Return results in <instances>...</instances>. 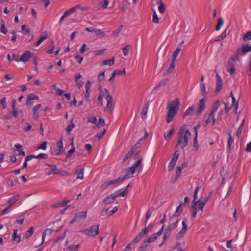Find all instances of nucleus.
I'll return each instance as SVG.
<instances>
[{
    "instance_id": "1",
    "label": "nucleus",
    "mask_w": 251,
    "mask_h": 251,
    "mask_svg": "<svg viewBox=\"0 0 251 251\" xmlns=\"http://www.w3.org/2000/svg\"><path fill=\"white\" fill-rule=\"evenodd\" d=\"M180 106V101L179 99L172 101L168 103L167 106V115L166 117V122L170 123L173 121L174 116L177 114Z\"/></svg>"
},
{
    "instance_id": "2",
    "label": "nucleus",
    "mask_w": 251,
    "mask_h": 251,
    "mask_svg": "<svg viewBox=\"0 0 251 251\" xmlns=\"http://www.w3.org/2000/svg\"><path fill=\"white\" fill-rule=\"evenodd\" d=\"M187 126L183 125L180 128L178 132V140L177 141V146L182 144L181 149L184 148L188 145V140L191 136V133L188 129H186Z\"/></svg>"
},
{
    "instance_id": "3",
    "label": "nucleus",
    "mask_w": 251,
    "mask_h": 251,
    "mask_svg": "<svg viewBox=\"0 0 251 251\" xmlns=\"http://www.w3.org/2000/svg\"><path fill=\"white\" fill-rule=\"evenodd\" d=\"M80 232L88 236L95 237L99 232V225H94L89 229L83 230Z\"/></svg>"
},
{
    "instance_id": "4",
    "label": "nucleus",
    "mask_w": 251,
    "mask_h": 251,
    "mask_svg": "<svg viewBox=\"0 0 251 251\" xmlns=\"http://www.w3.org/2000/svg\"><path fill=\"white\" fill-rule=\"evenodd\" d=\"M187 219L186 218H185L182 222V229L176 234V240L180 239L181 238H182L184 235L186 234V233L187 232L188 230V226L187 224Z\"/></svg>"
},
{
    "instance_id": "5",
    "label": "nucleus",
    "mask_w": 251,
    "mask_h": 251,
    "mask_svg": "<svg viewBox=\"0 0 251 251\" xmlns=\"http://www.w3.org/2000/svg\"><path fill=\"white\" fill-rule=\"evenodd\" d=\"M106 94L105 99L107 100V105L104 108V111L111 110L113 106V98L112 96L110 94L109 91L106 89L104 90Z\"/></svg>"
},
{
    "instance_id": "6",
    "label": "nucleus",
    "mask_w": 251,
    "mask_h": 251,
    "mask_svg": "<svg viewBox=\"0 0 251 251\" xmlns=\"http://www.w3.org/2000/svg\"><path fill=\"white\" fill-rule=\"evenodd\" d=\"M87 211H81L78 213H75L73 219L71 220L69 222L70 224H72L75 222L78 221L81 219H85L87 216Z\"/></svg>"
},
{
    "instance_id": "7",
    "label": "nucleus",
    "mask_w": 251,
    "mask_h": 251,
    "mask_svg": "<svg viewBox=\"0 0 251 251\" xmlns=\"http://www.w3.org/2000/svg\"><path fill=\"white\" fill-rule=\"evenodd\" d=\"M149 233V230L147 228H144L139 234L135 237L132 241L134 244L138 243L147 233Z\"/></svg>"
},
{
    "instance_id": "8",
    "label": "nucleus",
    "mask_w": 251,
    "mask_h": 251,
    "mask_svg": "<svg viewBox=\"0 0 251 251\" xmlns=\"http://www.w3.org/2000/svg\"><path fill=\"white\" fill-rule=\"evenodd\" d=\"M26 99V105L27 107H30L33 104V100H39V97L34 93H31L27 96Z\"/></svg>"
},
{
    "instance_id": "9",
    "label": "nucleus",
    "mask_w": 251,
    "mask_h": 251,
    "mask_svg": "<svg viewBox=\"0 0 251 251\" xmlns=\"http://www.w3.org/2000/svg\"><path fill=\"white\" fill-rule=\"evenodd\" d=\"M123 182V180L121 177H119L116 179L110 180L104 183L102 185L101 187L104 189L107 188L108 186L112 185H115L117 183H120Z\"/></svg>"
},
{
    "instance_id": "10",
    "label": "nucleus",
    "mask_w": 251,
    "mask_h": 251,
    "mask_svg": "<svg viewBox=\"0 0 251 251\" xmlns=\"http://www.w3.org/2000/svg\"><path fill=\"white\" fill-rule=\"evenodd\" d=\"M123 189H121L119 190L115 191L113 194L110 195L112 196V197L115 200L116 197L118 196L124 197L125 196L128 192V190L127 189H125L123 191Z\"/></svg>"
},
{
    "instance_id": "11",
    "label": "nucleus",
    "mask_w": 251,
    "mask_h": 251,
    "mask_svg": "<svg viewBox=\"0 0 251 251\" xmlns=\"http://www.w3.org/2000/svg\"><path fill=\"white\" fill-rule=\"evenodd\" d=\"M205 109V100L204 98L199 101V108L196 112L197 115H200Z\"/></svg>"
},
{
    "instance_id": "12",
    "label": "nucleus",
    "mask_w": 251,
    "mask_h": 251,
    "mask_svg": "<svg viewBox=\"0 0 251 251\" xmlns=\"http://www.w3.org/2000/svg\"><path fill=\"white\" fill-rule=\"evenodd\" d=\"M143 160L142 157H141L138 160H137L135 163H134L131 167L135 171L136 169L138 172H140L142 170L143 165L142 164V162Z\"/></svg>"
},
{
    "instance_id": "13",
    "label": "nucleus",
    "mask_w": 251,
    "mask_h": 251,
    "mask_svg": "<svg viewBox=\"0 0 251 251\" xmlns=\"http://www.w3.org/2000/svg\"><path fill=\"white\" fill-rule=\"evenodd\" d=\"M33 54L30 51H25L21 56L20 60L24 62H27L32 57Z\"/></svg>"
},
{
    "instance_id": "14",
    "label": "nucleus",
    "mask_w": 251,
    "mask_h": 251,
    "mask_svg": "<svg viewBox=\"0 0 251 251\" xmlns=\"http://www.w3.org/2000/svg\"><path fill=\"white\" fill-rule=\"evenodd\" d=\"M135 172V171L130 167L127 169L126 173L123 176L121 177L124 181L125 180L132 177Z\"/></svg>"
},
{
    "instance_id": "15",
    "label": "nucleus",
    "mask_w": 251,
    "mask_h": 251,
    "mask_svg": "<svg viewBox=\"0 0 251 251\" xmlns=\"http://www.w3.org/2000/svg\"><path fill=\"white\" fill-rule=\"evenodd\" d=\"M216 92H218L220 91L223 87V81L222 80L220 76V75H218V73H217L216 75Z\"/></svg>"
},
{
    "instance_id": "16",
    "label": "nucleus",
    "mask_w": 251,
    "mask_h": 251,
    "mask_svg": "<svg viewBox=\"0 0 251 251\" xmlns=\"http://www.w3.org/2000/svg\"><path fill=\"white\" fill-rule=\"evenodd\" d=\"M235 62H233L232 60H228L227 71L230 73L231 75H233L235 73Z\"/></svg>"
},
{
    "instance_id": "17",
    "label": "nucleus",
    "mask_w": 251,
    "mask_h": 251,
    "mask_svg": "<svg viewBox=\"0 0 251 251\" xmlns=\"http://www.w3.org/2000/svg\"><path fill=\"white\" fill-rule=\"evenodd\" d=\"M182 203L180 202V204L177 207L176 210L174 214L170 217V221L173 220L174 218L179 217L183 211V209L181 207Z\"/></svg>"
},
{
    "instance_id": "18",
    "label": "nucleus",
    "mask_w": 251,
    "mask_h": 251,
    "mask_svg": "<svg viewBox=\"0 0 251 251\" xmlns=\"http://www.w3.org/2000/svg\"><path fill=\"white\" fill-rule=\"evenodd\" d=\"M53 230L51 229H46L43 233L42 234V242L38 244V245L35 246V247L36 248L40 245H41L44 242V239H45V236L46 235H50L52 234V232H53Z\"/></svg>"
},
{
    "instance_id": "19",
    "label": "nucleus",
    "mask_w": 251,
    "mask_h": 251,
    "mask_svg": "<svg viewBox=\"0 0 251 251\" xmlns=\"http://www.w3.org/2000/svg\"><path fill=\"white\" fill-rule=\"evenodd\" d=\"M118 211V207H114L113 209L110 210L109 208H106L105 209H103L102 211V215H108L109 216H111L113 214H114L115 213H116Z\"/></svg>"
},
{
    "instance_id": "20",
    "label": "nucleus",
    "mask_w": 251,
    "mask_h": 251,
    "mask_svg": "<svg viewBox=\"0 0 251 251\" xmlns=\"http://www.w3.org/2000/svg\"><path fill=\"white\" fill-rule=\"evenodd\" d=\"M78 8H81V6L79 5H77L75 7H73L70 8L68 10L66 11L64 13L63 15L65 17H66L69 15H70L71 14H72L73 12H74L76 9H78Z\"/></svg>"
},
{
    "instance_id": "21",
    "label": "nucleus",
    "mask_w": 251,
    "mask_h": 251,
    "mask_svg": "<svg viewBox=\"0 0 251 251\" xmlns=\"http://www.w3.org/2000/svg\"><path fill=\"white\" fill-rule=\"evenodd\" d=\"M19 197V194H16L15 196L11 197L7 201V203L9 204V206L11 207L18 200Z\"/></svg>"
},
{
    "instance_id": "22",
    "label": "nucleus",
    "mask_w": 251,
    "mask_h": 251,
    "mask_svg": "<svg viewBox=\"0 0 251 251\" xmlns=\"http://www.w3.org/2000/svg\"><path fill=\"white\" fill-rule=\"evenodd\" d=\"M175 61H173L171 60V63L170 66L168 67V69L164 72L163 76H166L168 75H169L170 73H171L175 69Z\"/></svg>"
},
{
    "instance_id": "23",
    "label": "nucleus",
    "mask_w": 251,
    "mask_h": 251,
    "mask_svg": "<svg viewBox=\"0 0 251 251\" xmlns=\"http://www.w3.org/2000/svg\"><path fill=\"white\" fill-rule=\"evenodd\" d=\"M41 104H38L33 108V117L35 120H37L39 117V115L37 112V110L41 107Z\"/></svg>"
},
{
    "instance_id": "24",
    "label": "nucleus",
    "mask_w": 251,
    "mask_h": 251,
    "mask_svg": "<svg viewBox=\"0 0 251 251\" xmlns=\"http://www.w3.org/2000/svg\"><path fill=\"white\" fill-rule=\"evenodd\" d=\"M178 219L177 218L175 222L169 224L167 227L166 229H167L168 230H170L171 231L172 230L176 228L178 226Z\"/></svg>"
},
{
    "instance_id": "25",
    "label": "nucleus",
    "mask_w": 251,
    "mask_h": 251,
    "mask_svg": "<svg viewBox=\"0 0 251 251\" xmlns=\"http://www.w3.org/2000/svg\"><path fill=\"white\" fill-rule=\"evenodd\" d=\"M171 231L168 230L167 229L165 230L163 236V239L162 242L159 245V247H161L163 244H164L167 240L168 238L170 237L171 234Z\"/></svg>"
},
{
    "instance_id": "26",
    "label": "nucleus",
    "mask_w": 251,
    "mask_h": 251,
    "mask_svg": "<svg viewBox=\"0 0 251 251\" xmlns=\"http://www.w3.org/2000/svg\"><path fill=\"white\" fill-rule=\"evenodd\" d=\"M157 4L158 5V10L161 14L163 13L165 10V5L162 0H158L157 1Z\"/></svg>"
},
{
    "instance_id": "27",
    "label": "nucleus",
    "mask_w": 251,
    "mask_h": 251,
    "mask_svg": "<svg viewBox=\"0 0 251 251\" xmlns=\"http://www.w3.org/2000/svg\"><path fill=\"white\" fill-rule=\"evenodd\" d=\"M114 201L115 200L112 197V196L108 195L103 200L102 203L109 204L113 203Z\"/></svg>"
},
{
    "instance_id": "28",
    "label": "nucleus",
    "mask_w": 251,
    "mask_h": 251,
    "mask_svg": "<svg viewBox=\"0 0 251 251\" xmlns=\"http://www.w3.org/2000/svg\"><path fill=\"white\" fill-rule=\"evenodd\" d=\"M241 49L242 50V54L241 55H245L251 50V45H248V44L244 45Z\"/></svg>"
},
{
    "instance_id": "29",
    "label": "nucleus",
    "mask_w": 251,
    "mask_h": 251,
    "mask_svg": "<svg viewBox=\"0 0 251 251\" xmlns=\"http://www.w3.org/2000/svg\"><path fill=\"white\" fill-rule=\"evenodd\" d=\"M18 231V229H15L14 230L13 234L12 236V237L13 241L19 243L21 241V236L17 235Z\"/></svg>"
},
{
    "instance_id": "30",
    "label": "nucleus",
    "mask_w": 251,
    "mask_h": 251,
    "mask_svg": "<svg viewBox=\"0 0 251 251\" xmlns=\"http://www.w3.org/2000/svg\"><path fill=\"white\" fill-rule=\"evenodd\" d=\"M47 38H48V36H47V32L45 31L42 33L40 39L37 42V43L35 45L36 46H39L43 41H44Z\"/></svg>"
},
{
    "instance_id": "31",
    "label": "nucleus",
    "mask_w": 251,
    "mask_h": 251,
    "mask_svg": "<svg viewBox=\"0 0 251 251\" xmlns=\"http://www.w3.org/2000/svg\"><path fill=\"white\" fill-rule=\"evenodd\" d=\"M149 107V102H147L143 107L141 112L142 118L143 119L146 117L147 111Z\"/></svg>"
},
{
    "instance_id": "32",
    "label": "nucleus",
    "mask_w": 251,
    "mask_h": 251,
    "mask_svg": "<svg viewBox=\"0 0 251 251\" xmlns=\"http://www.w3.org/2000/svg\"><path fill=\"white\" fill-rule=\"evenodd\" d=\"M227 29L225 30V31L222 32L219 36H218L216 39L214 40V42H219L222 41L225 38H226L227 36L226 34Z\"/></svg>"
},
{
    "instance_id": "33",
    "label": "nucleus",
    "mask_w": 251,
    "mask_h": 251,
    "mask_svg": "<svg viewBox=\"0 0 251 251\" xmlns=\"http://www.w3.org/2000/svg\"><path fill=\"white\" fill-rule=\"evenodd\" d=\"M14 147L16 148V149L17 150V151H18L19 154L22 155L23 156L25 155V152L22 149V146L20 144L16 143Z\"/></svg>"
},
{
    "instance_id": "34",
    "label": "nucleus",
    "mask_w": 251,
    "mask_h": 251,
    "mask_svg": "<svg viewBox=\"0 0 251 251\" xmlns=\"http://www.w3.org/2000/svg\"><path fill=\"white\" fill-rule=\"evenodd\" d=\"M82 76L81 75L80 73H76L74 77L75 81L79 87L82 86L81 82L78 81L79 79L82 78Z\"/></svg>"
},
{
    "instance_id": "35",
    "label": "nucleus",
    "mask_w": 251,
    "mask_h": 251,
    "mask_svg": "<svg viewBox=\"0 0 251 251\" xmlns=\"http://www.w3.org/2000/svg\"><path fill=\"white\" fill-rule=\"evenodd\" d=\"M206 204H204L202 201H200L198 203L197 205H196L193 208H196L198 212L199 210H201L202 212L204 207Z\"/></svg>"
},
{
    "instance_id": "36",
    "label": "nucleus",
    "mask_w": 251,
    "mask_h": 251,
    "mask_svg": "<svg viewBox=\"0 0 251 251\" xmlns=\"http://www.w3.org/2000/svg\"><path fill=\"white\" fill-rule=\"evenodd\" d=\"M181 50V49L179 47H178L176 49V50H175L172 55V61H176V58L177 57L178 55L179 54Z\"/></svg>"
},
{
    "instance_id": "37",
    "label": "nucleus",
    "mask_w": 251,
    "mask_h": 251,
    "mask_svg": "<svg viewBox=\"0 0 251 251\" xmlns=\"http://www.w3.org/2000/svg\"><path fill=\"white\" fill-rule=\"evenodd\" d=\"M231 130H227V134L229 136L228 141V149H230L231 145L232 143H233V138L231 136Z\"/></svg>"
},
{
    "instance_id": "38",
    "label": "nucleus",
    "mask_w": 251,
    "mask_h": 251,
    "mask_svg": "<svg viewBox=\"0 0 251 251\" xmlns=\"http://www.w3.org/2000/svg\"><path fill=\"white\" fill-rule=\"evenodd\" d=\"M0 31L4 34H6L8 30L5 26V23L3 20H1L0 22Z\"/></svg>"
},
{
    "instance_id": "39",
    "label": "nucleus",
    "mask_w": 251,
    "mask_h": 251,
    "mask_svg": "<svg viewBox=\"0 0 251 251\" xmlns=\"http://www.w3.org/2000/svg\"><path fill=\"white\" fill-rule=\"evenodd\" d=\"M75 174L77 175V178L82 179L83 178V174H84V168H81L80 169L77 170L75 172Z\"/></svg>"
},
{
    "instance_id": "40",
    "label": "nucleus",
    "mask_w": 251,
    "mask_h": 251,
    "mask_svg": "<svg viewBox=\"0 0 251 251\" xmlns=\"http://www.w3.org/2000/svg\"><path fill=\"white\" fill-rule=\"evenodd\" d=\"M34 230L35 228L33 227H31L25 233L24 237L26 239L29 238L33 234Z\"/></svg>"
},
{
    "instance_id": "41",
    "label": "nucleus",
    "mask_w": 251,
    "mask_h": 251,
    "mask_svg": "<svg viewBox=\"0 0 251 251\" xmlns=\"http://www.w3.org/2000/svg\"><path fill=\"white\" fill-rule=\"evenodd\" d=\"M219 104H220V103H219V100L215 101L213 104L212 108V110H211L210 113H212L215 114L218 109V107L219 106Z\"/></svg>"
},
{
    "instance_id": "42",
    "label": "nucleus",
    "mask_w": 251,
    "mask_h": 251,
    "mask_svg": "<svg viewBox=\"0 0 251 251\" xmlns=\"http://www.w3.org/2000/svg\"><path fill=\"white\" fill-rule=\"evenodd\" d=\"M115 58L113 57L110 59H106L103 60L102 62L103 65H109V66H112L114 64Z\"/></svg>"
},
{
    "instance_id": "43",
    "label": "nucleus",
    "mask_w": 251,
    "mask_h": 251,
    "mask_svg": "<svg viewBox=\"0 0 251 251\" xmlns=\"http://www.w3.org/2000/svg\"><path fill=\"white\" fill-rule=\"evenodd\" d=\"M224 23V20L223 18L220 17L218 19L217 24L215 27V30L216 31H219L221 28L222 25Z\"/></svg>"
},
{
    "instance_id": "44",
    "label": "nucleus",
    "mask_w": 251,
    "mask_h": 251,
    "mask_svg": "<svg viewBox=\"0 0 251 251\" xmlns=\"http://www.w3.org/2000/svg\"><path fill=\"white\" fill-rule=\"evenodd\" d=\"M153 208H150L147 210L146 214V220L145 222V226H146L147 221L150 218L151 216V214L153 212Z\"/></svg>"
},
{
    "instance_id": "45",
    "label": "nucleus",
    "mask_w": 251,
    "mask_h": 251,
    "mask_svg": "<svg viewBox=\"0 0 251 251\" xmlns=\"http://www.w3.org/2000/svg\"><path fill=\"white\" fill-rule=\"evenodd\" d=\"M194 110H195V107L193 106H192L189 107V108L188 109H187L186 110V111L185 112L183 116L185 117V116H188L189 115H192L194 111Z\"/></svg>"
},
{
    "instance_id": "46",
    "label": "nucleus",
    "mask_w": 251,
    "mask_h": 251,
    "mask_svg": "<svg viewBox=\"0 0 251 251\" xmlns=\"http://www.w3.org/2000/svg\"><path fill=\"white\" fill-rule=\"evenodd\" d=\"M131 46L130 45H127L122 48V51L124 56L128 55Z\"/></svg>"
},
{
    "instance_id": "47",
    "label": "nucleus",
    "mask_w": 251,
    "mask_h": 251,
    "mask_svg": "<svg viewBox=\"0 0 251 251\" xmlns=\"http://www.w3.org/2000/svg\"><path fill=\"white\" fill-rule=\"evenodd\" d=\"M214 117L215 114L210 112L209 114H208L207 119L206 120L205 122V124L208 125L209 123H210Z\"/></svg>"
},
{
    "instance_id": "48",
    "label": "nucleus",
    "mask_w": 251,
    "mask_h": 251,
    "mask_svg": "<svg viewBox=\"0 0 251 251\" xmlns=\"http://www.w3.org/2000/svg\"><path fill=\"white\" fill-rule=\"evenodd\" d=\"M72 120L73 119L71 120L70 124L66 128V131L68 134H70L71 131L75 127V124Z\"/></svg>"
},
{
    "instance_id": "49",
    "label": "nucleus",
    "mask_w": 251,
    "mask_h": 251,
    "mask_svg": "<svg viewBox=\"0 0 251 251\" xmlns=\"http://www.w3.org/2000/svg\"><path fill=\"white\" fill-rule=\"evenodd\" d=\"M200 88H201V92L202 95H203V96L204 97H205L206 94V87H205V84L203 82H201Z\"/></svg>"
},
{
    "instance_id": "50",
    "label": "nucleus",
    "mask_w": 251,
    "mask_h": 251,
    "mask_svg": "<svg viewBox=\"0 0 251 251\" xmlns=\"http://www.w3.org/2000/svg\"><path fill=\"white\" fill-rule=\"evenodd\" d=\"M75 147L73 146L72 149H71L66 153V158H69L70 157H71L73 155V154L75 152Z\"/></svg>"
},
{
    "instance_id": "51",
    "label": "nucleus",
    "mask_w": 251,
    "mask_h": 251,
    "mask_svg": "<svg viewBox=\"0 0 251 251\" xmlns=\"http://www.w3.org/2000/svg\"><path fill=\"white\" fill-rule=\"evenodd\" d=\"M174 133V130L171 129L169 130L167 133L164 134V139L166 140H168L170 139Z\"/></svg>"
},
{
    "instance_id": "52",
    "label": "nucleus",
    "mask_w": 251,
    "mask_h": 251,
    "mask_svg": "<svg viewBox=\"0 0 251 251\" xmlns=\"http://www.w3.org/2000/svg\"><path fill=\"white\" fill-rule=\"evenodd\" d=\"M156 240V237L153 234L151 235L150 237L145 239L144 241L147 244H149L151 242H154Z\"/></svg>"
},
{
    "instance_id": "53",
    "label": "nucleus",
    "mask_w": 251,
    "mask_h": 251,
    "mask_svg": "<svg viewBox=\"0 0 251 251\" xmlns=\"http://www.w3.org/2000/svg\"><path fill=\"white\" fill-rule=\"evenodd\" d=\"M27 25L26 24H24L21 26L22 30L24 33V34H29L30 32V28H26Z\"/></svg>"
},
{
    "instance_id": "54",
    "label": "nucleus",
    "mask_w": 251,
    "mask_h": 251,
    "mask_svg": "<svg viewBox=\"0 0 251 251\" xmlns=\"http://www.w3.org/2000/svg\"><path fill=\"white\" fill-rule=\"evenodd\" d=\"M113 73L115 74V76L117 75H126V72L125 69L123 70V71L117 69L114 70Z\"/></svg>"
},
{
    "instance_id": "55",
    "label": "nucleus",
    "mask_w": 251,
    "mask_h": 251,
    "mask_svg": "<svg viewBox=\"0 0 251 251\" xmlns=\"http://www.w3.org/2000/svg\"><path fill=\"white\" fill-rule=\"evenodd\" d=\"M197 195L194 194L193 195V200L191 202V208H193L196 205H197L198 203L200 201V200H197Z\"/></svg>"
},
{
    "instance_id": "56",
    "label": "nucleus",
    "mask_w": 251,
    "mask_h": 251,
    "mask_svg": "<svg viewBox=\"0 0 251 251\" xmlns=\"http://www.w3.org/2000/svg\"><path fill=\"white\" fill-rule=\"evenodd\" d=\"M45 165L51 167V168L50 169H51V171H53L55 173V174H57L59 169L57 168V166L56 165L46 163Z\"/></svg>"
},
{
    "instance_id": "57",
    "label": "nucleus",
    "mask_w": 251,
    "mask_h": 251,
    "mask_svg": "<svg viewBox=\"0 0 251 251\" xmlns=\"http://www.w3.org/2000/svg\"><path fill=\"white\" fill-rule=\"evenodd\" d=\"M105 125V121L102 118H100L99 119V122L96 125V126L98 128H100L101 127L104 126Z\"/></svg>"
},
{
    "instance_id": "58",
    "label": "nucleus",
    "mask_w": 251,
    "mask_h": 251,
    "mask_svg": "<svg viewBox=\"0 0 251 251\" xmlns=\"http://www.w3.org/2000/svg\"><path fill=\"white\" fill-rule=\"evenodd\" d=\"M176 161L174 160V159H171V161L170 162L168 165V170L169 171H171L174 168L176 164Z\"/></svg>"
},
{
    "instance_id": "59",
    "label": "nucleus",
    "mask_w": 251,
    "mask_h": 251,
    "mask_svg": "<svg viewBox=\"0 0 251 251\" xmlns=\"http://www.w3.org/2000/svg\"><path fill=\"white\" fill-rule=\"evenodd\" d=\"M243 39L245 41L251 40V31L247 32L243 36Z\"/></svg>"
},
{
    "instance_id": "60",
    "label": "nucleus",
    "mask_w": 251,
    "mask_h": 251,
    "mask_svg": "<svg viewBox=\"0 0 251 251\" xmlns=\"http://www.w3.org/2000/svg\"><path fill=\"white\" fill-rule=\"evenodd\" d=\"M134 153V151H133L132 150H130L126 155V156H125V157L123 159V161L124 162H126L128 158H129L130 157H131L133 153Z\"/></svg>"
},
{
    "instance_id": "61",
    "label": "nucleus",
    "mask_w": 251,
    "mask_h": 251,
    "mask_svg": "<svg viewBox=\"0 0 251 251\" xmlns=\"http://www.w3.org/2000/svg\"><path fill=\"white\" fill-rule=\"evenodd\" d=\"M103 93V94H100L98 96V104L99 105H103V101H102L103 96H104V93H105V92L104 91Z\"/></svg>"
},
{
    "instance_id": "62",
    "label": "nucleus",
    "mask_w": 251,
    "mask_h": 251,
    "mask_svg": "<svg viewBox=\"0 0 251 251\" xmlns=\"http://www.w3.org/2000/svg\"><path fill=\"white\" fill-rule=\"evenodd\" d=\"M182 169L181 168V167H179V166H178L176 169V178H175V179H177L179 176H180L181 175V171H182Z\"/></svg>"
},
{
    "instance_id": "63",
    "label": "nucleus",
    "mask_w": 251,
    "mask_h": 251,
    "mask_svg": "<svg viewBox=\"0 0 251 251\" xmlns=\"http://www.w3.org/2000/svg\"><path fill=\"white\" fill-rule=\"evenodd\" d=\"M70 173L67 171H60L59 169L57 175H60L62 176H69Z\"/></svg>"
},
{
    "instance_id": "64",
    "label": "nucleus",
    "mask_w": 251,
    "mask_h": 251,
    "mask_svg": "<svg viewBox=\"0 0 251 251\" xmlns=\"http://www.w3.org/2000/svg\"><path fill=\"white\" fill-rule=\"evenodd\" d=\"M152 21L155 23H158L159 21V19L158 17L155 10H153Z\"/></svg>"
}]
</instances>
